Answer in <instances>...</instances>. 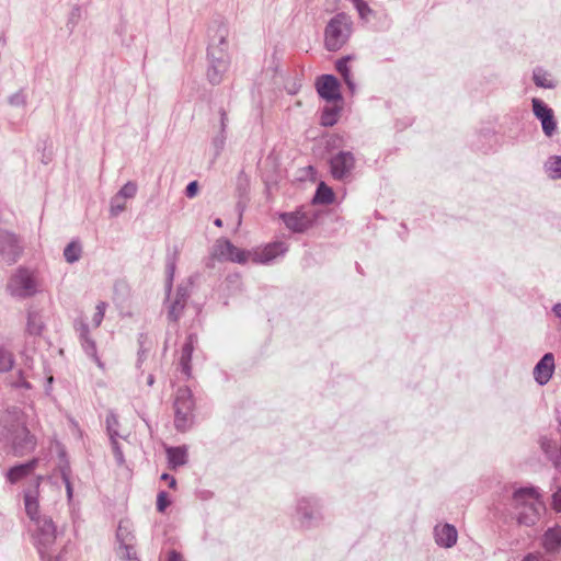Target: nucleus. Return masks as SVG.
<instances>
[{
  "mask_svg": "<svg viewBox=\"0 0 561 561\" xmlns=\"http://www.w3.org/2000/svg\"><path fill=\"white\" fill-rule=\"evenodd\" d=\"M198 184L196 181L190 182L185 188V194L188 198L194 197L197 194Z\"/></svg>",
  "mask_w": 561,
  "mask_h": 561,
  "instance_id": "8fccbe9b",
  "label": "nucleus"
},
{
  "mask_svg": "<svg viewBox=\"0 0 561 561\" xmlns=\"http://www.w3.org/2000/svg\"><path fill=\"white\" fill-rule=\"evenodd\" d=\"M186 302V300L174 296V298L171 299L168 305V319L170 321L176 322L183 314Z\"/></svg>",
  "mask_w": 561,
  "mask_h": 561,
  "instance_id": "a878e982",
  "label": "nucleus"
},
{
  "mask_svg": "<svg viewBox=\"0 0 561 561\" xmlns=\"http://www.w3.org/2000/svg\"><path fill=\"white\" fill-rule=\"evenodd\" d=\"M228 31L226 26L220 25L216 35L213 37L207 49V79L213 84H219L230 66V55L228 51Z\"/></svg>",
  "mask_w": 561,
  "mask_h": 561,
  "instance_id": "f257e3e1",
  "label": "nucleus"
},
{
  "mask_svg": "<svg viewBox=\"0 0 561 561\" xmlns=\"http://www.w3.org/2000/svg\"><path fill=\"white\" fill-rule=\"evenodd\" d=\"M545 169L551 179H561V157H550L545 164Z\"/></svg>",
  "mask_w": 561,
  "mask_h": 561,
  "instance_id": "7c9ffc66",
  "label": "nucleus"
},
{
  "mask_svg": "<svg viewBox=\"0 0 561 561\" xmlns=\"http://www.w3.org/2000/svg\"><path fill=\"white\" fill-rule=\"evenodd\" d=\"M14 364L13 354L0 346V373H7L12 369Z\"/></svg>",
  "mask_w": 561,
  "mask_h": 561,
  "instance_id": "72a5a7b5",
  "label": "nucleus"
},
{
  "mask_svg": "<svg viewBox=\"0 0 561 561\" xmlns=\"http://www.w3.org/2000/svg\"><path fill=\"white\" fill-rule=\"evenodd\" d=\"M142 358H144V352H140V353H139L138 362L140 363V362L142 360Z\"/></svg>",
  "mask_w": 561,
  "mask_h": 561,
  "instance_id": "338daca9",
  "label": "nucleus"
},
{
  "mask_svg": "<svg viewBox=\"0 0 561 561\" xmlns=\"http://www.w3.org/2000/svg\"><path fill=\"white\" fill-rule=\"evenodd\" d=\"M334 199V193L331 187L321 182L316 191L313 203L314 204H331Z\"/></svg>",
  "mask_w": 561,
  "mask_h": 561,
  "instance_id": "bb28decb",
  "label": "nucleus"
},
{
  "mask_svg": "<svg viewBox=\"0 0 561 561\" xmlns=\"http://www.w3.org/2000/svg\"><path fill=\"white\" fill-rule=\"evenodd\" d=\"M533 111L535 116L541 122L545 135L551 137L557 129L552 110L541 100L533 99Z\"/></svg>",
  "mask_w": 561,
  "mask_h": 561,
  "instance_id": "9b49d317",
  "label": "nucleus"
},
{
  "mask_svg": "<svg viewBox=\"0 0 561 561\" xmlns=\"http://www.w3.org/2000/svg\"><path fill=\"white\" fill-rule=\"evenodd\" d=\"M154 382V377L153 375H149L148 378H147V385L148 386H152Z\"/></svg>",
  "mask_w": 561,
  "mask_h": 561,
  "instance_id": "e2e57ef3",
  "label": "nucleus"
},
{
  "mask_svg": "<svg viewBox=\"0 0 561 561\" xmlns=\"http://www.w3.org/2000/svg\"><path fill=\"white\" fill-rule=\"evenodd\" d=\"M170 504V501L168 500V495L164 491L159 492L157 497V508L159 512H163L167 506Z\"/></svg>",
  "mask_w": 561,
  "mask_h": 561,
  "instance_id": "a18cd8bd",
  "label": "nucleus"
},
{
  "mask_svg": "<svg viewBox=\"0 0 561 561\" xmlns=\"http://www.w3.org/2000/svg\"><path fill=\"white\" fill-rule=\"evenodd\" d=\"M77 331L79 332L81 346L85 354L90 356L100 368H103L104 364L98 356L96 344L90 336L89 325L84 322H80L77 327Z\"/></svg>",
  "mask_w": 561,
  "mask_h": 561,
  "instance_id": "2eb2a0df",
  "label": "nucleus"
},
{
  "mask_svg": "<svg viewBox=\"0 0 561 561\" xmlns=\"http://www.w3.org/2000/svg\"><path fill=\"white\" fill-rule=\"evenodd\" d=\"M543 547L548 552H556L561 548V528H549L543 535Z\"/></svg>",
  "mask_w": 561,
  "mask_h": 561,
  "instance_id": "4be33fe9",
  "label": "nucleus"
},
{
  "mask_svg": "<svg viewBox=\"0 0 561 561\" xmlns=\"http://www.w3.org/2000/svg\"><path fill=\"white\" fill-rule=\"evenodd\" d=\"M0 435L16 456L27 454L36 446L35 437L30 434L25 423H0Z\"/></svg>",
  "mask_w": 561,
  "mask_h": 561,
  "instance_id": "20e7f679",
  "label": "nucleus"
},
{
  "mask_svg": "<svg viewBox=\"0 0 561 561\" xmlns=\"http://www.w3.org/2000/svg\"><path fill=\"white\" fill-rule=\"evenodd\" d=\"M512 507L519 525L533 526L539 519L543 504L537 489L530 486L514 492Z\"/></svg>",
  "mask_w": 561,
  "mask_h": 561,
  "instance_id": "f03ea898",
  "label": "nucleus"
},
{
  "mask_svg": "<svg viewBox=\"0 0 561 561\" xmlns=\"http://www.w3.org/2000/svg\"><path fill=\"white\" fill-rule=\"evenodd\" d=\"M8 102L11 106L14 107H25L27 98L23 90H19L8 98Z\"/></svg>",
  "mask_w": 561,
  "mask_h": 561,
  "instance_id": "58836bf2",
  "label": "nucleus"
},
{
  "mask_svg": "<svg viewBox=\"0 0 561 561\" xmlns=\"http://www.w3.org/2000/svg\"><path fill=\"white\" fill-rule=\"evenodd\" d=\"M175 296L180 299H184L187 301L190 297V285L188 284H181L176 288Z\"/></svg>",
  "mask_w": 561,
  "mask_h": 561,
  "instance_id": "49530a36",
  "label": "nucleus"
},
{
  "mask_svg": "<svg viewBox=\"0 0 561 561\" xmlns=\"http://www.w3.org/2000/svg\"><path fill=\"white\" fill-rule=\"evenodd\" d=\"M552 310L558 318H561V302L556 304Z\"/></svg>",
  "mask_w": 561,
  "mask_h": 561,
  "instance_id": "680f3d73",
  "label": "nucleus"
},
{
  "mask_svg": "<svg viewBox=\"0 0 561 561\" xmlns=\"http://www.w3.org/2000/svg\"><path fill=\"white\" fill-rule=\"evenodd\" d=\"M44 322L42 316L34 310H28L27 312V322H26V332L30 335L38 336L42 334L44 330Z\"/></svg>",
  "mask_w": 561,
  "mask_h": 561,
  "instance_id": "5701e85b",
  "label": "nucleus"
},
{
  "mask_svg": "<svg viewBox=\"0 0 561 561\" xmlns=\"http://www.w3.org/2000/svg\"><path fill=\"white\" fill-rule=\"evenodd\" d=\"M249 253L237 248V251H231V254L226 257V261H231L240 264H244L248 261Z\"/></svg>",
  "mask_w": 561,
  "mask_h": 561,
  "instance_id": "79ce46f5",
  "label": "nucleus"
},
{
  "mask_svg": "<svg viewBox=\"0 0 561 561\" xmlns=\"http://www.w3.org/2000/svg\"><path fill=\"white\" fill-rule=\"evenodd\" d=\"M548 73L541 69L536 68L533 73L534 82L537 87L552 89L554 88V83L551 79L548 78Z\"/></svg>",
  "mask_w": 561,
  "mask_h": 561,
  "instance_id": "2f4dec72",
  "label": "nucleus"
},
{
  "mask_svg": "<svg viewBox=\"0 0 561 561\" xmlns=\"http://www.w3.org/2000/svg\"><path fill=\"white\" fill-rule=\"evenodd\" d=\"M32 539L42 561H59L55 548L57 530L50 517L39 519L37 524H34Z\"/></svg>",
  "mask_w": 561,
  "mask_h": 561,
  "instance_id": "7ed1b4c3",
  "label": "nucleus"
},
{
  "mask_svg": "<svg viewBox=\"0 0 561 561\" xmlns=\"http://www.w3.org/2000/svg\"><path fill=\"white\" fill-rule=\"evenodd\" d=\"M161 480H165L167 482H169V486L174 489L175 485H176V480L174 477L170 476L169 473H163L161 476Z\"/></svg>",
  "mask_w": 561,
  "mask_h": 561,
  "instance_id": "5fc2aeb1",
  "label": "nucleus"
},
{
  "mask_svg": "<svg viewBox=\"0 0 561 561\" xmlns=\"http://www.w3.org/2000/svg\"><path fill=\"white\" fill-rule=\"evenodd\" d=\"M552 507L561 512V485L552 494Z\"/></svg>",
  "mask_w": 561,
  "mask_h": 561,
  "instance_id": "de8ad7c7",
  "label": "nucleus"
},
{
  "mask_svg": "<svg viewBox=\"0 0 561 561\" xmlns=\"http://www.w3.org/2000/svg\"><path fill=\"white\" fill-rule=\"evenodd\" d=\"M297 512L300 516V523L305 527L311 526L312 520L318 519L320 516L316 504L312 503L309 499H301L298 502Z\"/></svg>",
  "mask_w": 561,
  "mask_h": 561,
  "instance_id": "6ab92c4d",
  "label": "nucleus"
},
{
  "mask_svg": "<svg viewBox=\"0 0 561 561\" xmlns=\"http://www.w3.org/2000/svg\"><path fill=\"white\" fill-rule=\"evenodd\" d=\"M280 218L285 226L296 233L305 232L312 225V219L304 211L283 213Z\"/></svg>",
  "mask_w": 561,
  "mask_h": 561,
  "instance_id": "ddd939ff",
  "label": "nucleus"
},
{
  "mask_svg": "<svg viewBox=\"0 0 561 561\" xmlns=\"http://www.w3.org/2000/svg\"><path fill=\"white\" fill-rule=\"evenodd\" d=\"M214 224L217 227H222V220L220 218L215 219Z\"/></svg>",
  "mask_w": 561,
  "mask_h": 561,
  "instance_id": "69168bd1",
  "label": "nucleus"
},
{
  "mask_svg": "<svg viewBox=\"0 0 561 561\" xmlns=\"http://www.w3.org/2000/svg\"><path fill=\"white\" fill-rule=\"evenodd\" d=\"M62 481H64L65 486H66L68 500L70 501L72 499V495H73V489H72V484H71L70 478L67 479V480H62Z\"/></svg>",
  "mask_w": 561,
  "mask_h": 561,
  "instance_id": "6e6d98bb",
  "label": "nucleus"
},
{
  "mask_svg": "<svg viewBox=\"0 0 561 561\" xmlns=\"http://www.w3.org/2000/svg\"><path fill=\"white\" fill-rule=\"evenodd\" d=\"M193 336L190 335L187 341L184 343V345L182 346V352H181V359L180 362H191L192 359V354H193Z\"/></svg>",
  "mask_w": 561,
  "mask_h": 561,
  "instance_id": "a19ab883",
  "label": "nucleus"
},
{
  "mask_svg": "<svg viewBox=\"0 0 561 561\" xmlns=\"http://www.w3.org/2000/svg\"><path fill=\"white\" fill-rule=\"evenodd\" d=\"M126 209L125 199L121 198L118 195H114L110 202V215L111 217H117Z\"/></svg>",
  "mask_w": 561,
  "mask_h": 561,
  "instance_id": "4c0bfd02",
  "label": "nucleus"
},
{
  "mask_svg": "<svg viewBox=\"0 0 561 561\" xmlns=\"http://www.w3.org/2000/svg\"><path fill=\"white\" fill-rule=\"evenodd\" d=\"M106 307H107V304L104 302V301H100L96 305L95 312H94L93 318H92V322H93V325L95 328L101 325V323H102V321L104 319Z\"/></svg>",
  "mask_w": 561,
  "mask_h": 561,
  "instance_id": "ea45409f",
  "label": "nucleus"
},
{
  "mask_svg": "<svg viewBox=\"0 0 561 561\" xmlns=\"http://www.w3.org/2000/svg\"><path fill=\"white\" fill-rule=\"evenodd\" d=\"M194 407L192 391L188 387H180L174 400L176 421H187Z\"/></svg>",
  "mask_w": 561,
  "mask_h": 561,
  "instance_id": "f8f14e48",
  "label": "nucleus"
},
{
  "mask_svg": "<svg viewBox=\"0 0 561 561\" xmlns=\"http://www.w3.org/2000/svg\"><path fill=\"white\" fill-rule=\"evenodd\" d=\"M119 545H131L134 536L131 535L127 523L121 522L116 534Z\"/></svg>",
  "mask_w": 561,
  "mask_h": 561,
  "instance_id": "f704fd0d",
  "label": "nucleus"
},
{
  "mask_svg": "<svg viewBox=\"0 0 561 561\" xmlns=\"http://www.w3.org/2000/svg\"><path fill=\"white\" fill-rule=\"evenodd\" d=\"M355 168V158L352 152L340 151L330 159L331 174L335 180L348 179Z\"/></svg>",
  "mask_w": 561,
  "mask_h": 561,
  "instance_id": "0eeeda50",
  "label": "nucleus"
},
{
  "mask_svg": "<svg viewBox=\"0 0 561 561\" xmlns=\"http://www.w3.org/2000/svg\"><path fill=\"white\" fill-rule=\"evenodd\" d=\"M220 115V130L226 131L227 125H228V115L227 112L221 107L219 110Z\"/></svg>",
  "mask_w": 561,
  "mask_h": 561,
  "instance_id": "3c124183",
  "label": "nucleus"
},
{
  "mask_svg": "<svg viewBox=\"0 0 561 561\" xmlns=\"http://www.w3.org/2000/svg\"><path fill=\"white\" fill-rule=\"evenodd\" d=\"M345 84L347 85L348 90L354 93L355 92V89H356V85H355V82L353 80V77L344 80Z\"/></svg>",
  "mask_w": 561,
  "mask_h": 561,
  "instance_id": "bf43d9fd",
  "label": "nucleus"
},
{
  "mask_svg": "<svg viewBox=\"0 0 561 561\" xmlns=\"http://www.w3.org/2000/svg\"><path fill=\"white\" fill-rule=\"evenodd\" d=\"M119 425H121V423H108L107 433H108L111 442H112V447H113L115 459L118 462V465H123L125 459H124L123 451L118 445L117 437L125 438L126 435L122 434L119 432Z\"/></svg>",
  "mask_w": 561,
  "mask_h": 561,
  "instance_id": "aec40b11",
  "label": "nucleus"
},
{
  "mask_svg": "<svg viewBox=\"0 0 561 561\" xmlns=\"http://www.w3.org/2000/svg\"><path fill=\"white\" fill-rule=\"evenodd\" d=\"M231 251H237V247L227 239H219L213 247L211 256L218 260H226L231 254Z\"/></svg>",
  "mask_w": 561,
  "mask_h": 561,
  "instance_id": "393cba45",
  "label": "nucleus"
},
{
  "mask_svg": "<svg viewBox=\"0 0 561 561\" xmlns=\"http://www.w3.org/2000/svg\"><path fill=\"white\" fill-rule=\"evenodd\" d=\"M174 264H170L168 266V274H169V277H168V283H167V289L168 291L171 290V287H172V279H173V275H174Z\"/></svg>",
  "mask_w": 561,
  "mask_h": 561,
  "instance_id": "864d4df0",
  "label": "nucleus"
},
{
  "mask_svg": "<svg viewBox=\"0 0 561 561\" xmlns=\"http://www.w3.org/2000/svg\"><path fill=\"white\" fill-rule=\"evenodd\" d=\"M43 477L36 478L35 488L38 489ZM24 504L27 516L34 524H37L39 519L49 518L48 516L39 514V505L37 500V490L34 492H26L24 495Z\"/></svg>",
  "mask_w": 561,
  "mask_h": 561,
  "instance_id": "dca6fc26",
  "label": "nucleus"
},
{
  "mask_svg": "<svg viewBox=\"0 0 561 561\" xmlns=\"http://www.w3.org/2000/svg\"><path fill=\"white\" fill-rule=\"evenodd\" d=\"M167 457L169 467L171 469H176L187 462V448L185 446L168 447Z\"/></svg>",
  "mask_w": 561,
  "mask_h": 561,
  "instance_id": "412c9836",
  "label": "nucleus"
},
{
  "mask_svg": "<svg viewBox=\"0 0 561 561\" xmlns=\"http://www.w3.org/2000/svg\"><path fill=\"white\" fill-rule=\"evenodd\" d=\"M181 366H182V371L187 376L190 377L191 375V362H180Z\"/></svg>",
  "mask_w": 561,
  "mask_h": 561,
  "instance_id": "13d9d810",
  "label": "nucleus"
},
{
  "mask_svg": "<svg viewBox=\"0 0 561 561\" xmlns=\"http://www.w3.org/2000/svg\"><path fill=\"white\" fill-rule=\"evenodd\" d=\"M138 191V185L134 181H128L125 183L121 190L116 193L123 199H131L136 196Z\"/></svg>",
  "mask_w": 561,
  "mask_h": 561,
  "instance_id": "c9c22d12",
  "label": "nucleus"
},
{
  "mask_svg": "<svg viewBox=\"0 0 561 561\" xmlns=\"http://www.w3.org/2000/svg\"><path fill=\"white\" fill-rule=\"evenodd\" d=\"M554 371V356L552 353H546L534 368V378L540 386L547 385L552 378Z\"/></svg>",
  "mask_w": 561,
  "mask_h": 561,
  "instance_id": "4468645a",
  "label": "nucleus"
},
{
  "mask_svg": "<svg viewBox=\"0 0 561 561\" xmlns=\"http://www.w3.org/2000/svg\"><path fill=\"white\" fill-rule=\"evenodd\" d=\"M348 60H350V57L347 56V57H343L336 61L335 68L340 72V75L347 72V70L350 69L348 65H347Z\"/></svg>",
  "mask_w": 561,
  "mask_h": 561,
  "instance_id": "09e8293b",
  "label": "nucleus"
},
{
  "mask_svg": "<svg viewBox=\"0 0 561 561\" xmlns=\"http://www.w3.org/2000/svg\"><path fill=\"white\" fill-rule=\"evenodd\" d=\"M226 144V131L219 130V134L213 139L215 156H219Z\"/></svg>",
  "mask_w": 561,
  "mask_h": 561,
  "instance_id": "37998d69",
  "label": "nucleus"
},
{
  "mask_svg": "<svg viewBox=\"0 0 561 561\" xmlns=\"http://www.w3.org/2000/svg\"><path fill=\"white\" fill-rule=\"evenodd\" d=\"M117 554L122 561H139L133 545H119Z\"/></svg>",
  "mask_w": 561,
  "mask_h": 561,
  "instance_id": "e433bc0d",
  "label": "nucleus"
},
{
  "mask_svg": "<svg viewBox=\"0 0 561 561\" xmlns=\"http://www.w3.org/2000/svg\"><path fill=\"white\" fill-rule=\"evenodd\" d=\"M540 443H541V447L546 454H549L554 448L552 440H550L546 437L542 438Z\"/></svg>",
  "mask_w": 561,
  "mask_h": 561,
  "instance_id": "603ef678",
  "label": "nucleus"
},
{
  "mask_svg": "<svg viewBox=\"0 0 561 561\" xmlns=\"http://www.w3.org/2000/svg\"><path fill=\"white\" fill-rule=\"evenodd\" d=\"M168 561H183V559L176 551L173 550L169 553Z\"/></svg>",
  "mask_w": 561,
  "mask_h": 561,
  "instance_id": "052dcab7",
  "label": "nucleus"
},
{
  "mask_svg": "<svg viewBox=\"0 0 561 561\" xmlns=\"http://www.w3.org/2000/svg\"><path fill=\"white\" fill-rule=\"evenodd\" d=\"M37 287L34 273L25 267H19L8 280L7 291L14 298L25 299L34 296Z\"/></svg>",
  "mask_w": 561,
  "mask_h": 561,
  "instance_id": "423d86ee",
  "label": "nucleus"
},
{
  "mask_svg": "<svg viewBox=\"0 0 561 561\" xmlns=\"http://www.w3.org/2000/svg\"><path fill=\"white\" fill-rule=\"evenodd\" d=\"M352 31V21L345 13H337L328 23L324 32V45L330 51H336L347 42Z\"/></svg>",
  "mask_w": 561,
  "mask_h": 561,
  "instance_id": "39448f33",
  "label": "nucleus"
},
{
  "mask_svg": "<svg viewBox=\"0 0 561 561\" xmlns=\"http://www.w3.org/2000/svg\"><path fill=\"white\" fill-rule=\"evenodd\" d=\"M522 561H545L541 556L529 553Z\"/></svg>",
  "mask_w": 561,
  "mask_h": 561,
  "instance_id": "4d7b16f0",
  "label": "nucleus"
},
{
  "mask_svg": "<svg viewBox=\"0 0 561 561\" xmlns=\"http://www.w3.org/2000/svg\"><path fill=\"white\" fill-rule=\"evenodd\" d=\"M249 187H250V180H249L248 175L243 171H241L238 174L237 181H236V191H237L239 198H245L248 196Z\"/></svg>",
  "mask_w": 561,
  "mask_h": 561,
  "instance_id": "473e14b6",
  "label": "nucleus"
},
{
  "mask_svg": "<svg viewBox=\"0 0 561 561\" xmlns=\"http://www.w3.org/2000/svg\"><path fill=\"white\" fill-rule=\"evenodd\" d=\"M288 250V245L283 241H275L263 248L256 249L252 253V260L259 264H270L278 256L284 255Z\"/></svg>",
  "mask_w": 561,
  "mask_h": 561,
  "instance_id": "9d476101",
  "label": "nucleus"
},
{
  "mask_svg": "<svg viewBox=\"0 0 561 561\" xmlns=\"http://www.w3.org/2000/svg\"><path fill=\"white\" fill-rule=\"evenodd\" d=\"M434 534L436 543L440 547L450 548L457 542V529L450 524L436 526Z\"/></svg>",
  "mask_w": 561,
  "mask_h": 561,
  "instance_id": "f3484780",
  "label": "nucleus"
},
{
  "mask_svg": "<svg viewBox=\"0 0 561 561\" xmlns=\"http://www.w3.org/2000/svg\"><path fill=\"white\" fill-rule=\"evenodd\" d=\"M316 89L318 94L328 102L342 100L340 83L333 75H322L317 79Z\"/></svg>",
  "mask_w": 561,
  "mask_h": 561,
  "instance_id": "1a4fd4ad",
  "label": "nucleus"
},
{
  "mask_svg": "<svg viewBox=\"0 0 561 561\" xmlns=\"http://www.w3.org/2000/svg\"><path fill=\"white\" fill-rule=\"evenodd\" d=\"M82 248L78 241H71L64 250L65 260L72 264L81 257Z\"/></svg>",
  "mask_w": 561,
  "mask_h": 561,
  "instance_id": "c756f323",
  "label": "nucleus"
},
{
  "mask_svg": "<svg viewBox=\"0 0 561 561\" xmlns=\"http://www.w3.org/2000/svg\"><path fill=\"white\" fill-rule=\"evenodd\" d=\"M22 248L14 233L7 230H0V260L13 264L21 254Z\"/></svg>",
  "mask_w": 561,
  "mask_h": 561,
  "instance_id": "6e6552de",
  "label": "nucleus"
},
{
  "mask_svg": "<svg viewBox=\"0 0 561 561\" xmlns=\"http://www.w3.org/2000/svg\"><path fill=\"white\" fill-rule=\"evenodd\" d=\"M342 107L339 105L325 106L322 110L320 124L324 127H331L339 121Z\"/></svg>",
  "mask_w": 561,
  "mask_h": 561,
  "instance_id": "b1692460",
  "label": "nucleus"
},
{
  "mask_svg": "<svg viewBox=\"0 0 561 561\" xmlns=\"http://www.w3.org/2000/svg\"><path fill=\"white\" fill-rule=\"evenodd\" d=\"M341 76H342L343 80H346V79L351 78L352 77L351 70L348 69L347 72H344Z\"/></svg>",
  "mask_w": 561,
  "mask_h": 561,
  "instance_id": "0e129e2a",
  "label": "nucleus"
},
{
  "mask_svg": "<svg viewBox=\"0 0 561 561\" xmlns=\"http://www.w3.org/2000/svg\"><path fill=\"white\" fill-rule=\"evenodd\" d=\"M85 11L80 4L72 5L67 20V28L70 33H73L79 22L84 18Z\"/></svg>",
  "mask_w": 561,
  "mask_h": 561,
  "instance_id": "c85d7f7f",
  "label": "nucleus"
},
{
  "mask_svg": "<svg viewBox=\"0 0 561 561\" xmlns=\"http://www.w3.org/2000/svg\"><path fill=\"white\" fill-rule=\"evenodd\" d=\"M38 465V459L34 458L25 463L12 467L8 470L5 477L11 484H15L20 480L31 474Z\"/></svg>",
  "mask_w": 561,
  "mask_h": 561,
  "instance_id": "a211bd4d",
  "label": "nucleus"
},
{
  "mask_svg": "<svg viewBox=\"0 0 561 561\" xmlns=\"http://www.w3.org/2000/svg\"><path fill=\"white\" fill-rule=\"evenodd\" d=\"M55 447L59 455L58 470L60 472L61 479L67 480L71 477V468L66 457L65 448L59 443H56Z\"/></svg>",
  "mask_w": 561,
  "mask_h": 561,
  "instance_id": "cd10ccee",
  "label": "nucleus"
},
{
  "mask_svg": "<svg viewBox=\"0 0 561 561\" xmlns=\"http://www.w3.org/2000/svg\"><path fill=\"white\" fill-rule=\"evenodd\" d=\"M353 1H354V4L362 18H367V15L371 13L370 8L368 7V4L365 1H363V0H353Z\"/></svg>",
  "mask_w": 561,
  "mask_h": 561,
  "instance_id": "c03bdc74",
  "label": "nucleus"
}]
</instances>
